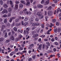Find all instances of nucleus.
Segmentation results:
<instances>
[{
  "mask_svg": "<svg viewBox=\"0 0 61 61\" xmlns=\"http://www.w3.org/2000/svg\"><path fill=\"white\" fill-rule=\"evenodd\" d=\"M30 29V28H26V30H25L23 32L24 34V35H25V34L28 35V34H29V31Z\"/></svg>",
  "mask_w": 61,
  "mask_h": 61,
  "instance_id": "1",
  "label": "nucleus"
},
{
  "mask_svg": "<svg viewBox=\"0 0 61 61\" xmlns=\"http://www.w3.org/2000/svg\"><path fill=\"white\" fill-rule=\"evenodd\" d=\"M29 21L30 24H32L33 23V22L34 21V19L32 18H30V19Z\"/></svg>",
  "mask_w": 61,
  "mask_h": 61,
  "instance_id": "2",
  "label": "nucleus"
},
{
  "mask_svg": "<svg viewBox=\"0 0 61 61\" xmlns=\"http://www.w3.org/2000/svg\"><path fill=\"white\" fill-rule=\"evenodd\" d=\"M23 11L24 12V13L25 14H27V15H28V11H27V9H25L23 10Z\"/></svg>",
  "mask_w": 61,
  "mask_h": 61,
  "instance_id": "3",
  "label": "nucleus"
},
{
  "mask_svg": "<svg viewBox=\"0 0 61 61\" xmlns=\"http://www.w3.org/2000/svg\"><path fill=\"white\" fill-rule=\"evenodd\" d=\"M41 13V11L38 12L37 13V15H38V16L40 17V16H41V15H42Z\"/></svg>",
  "mask_w": 61,
  "mask_h": 61,
  "instance_id": "4",
  "label": "nucleus"
},
{
  "mask_svg": "<svg viewBox=\"0 0 61 61\" xmlns=\"http://www.w3.org/2000/svg\"><path fill=\"white\" fill-rule=\"evenodd\" d=\"M48 14L49 16H51L53 14V12L52 11H48Z\"/></svg>",
  "mask_w": 61,
  "mask_h": 61,
  "instance_id": "5",
  "label": "nucleus"
},
{
  "mask_svg": "<svg viewBox=\"0 0 61 61\" xmlns=\"http://www.w3.org/2000/svg\"><path fill=\"white\" fill-rule=\"evenodd\" d=\"M43 6L40 4H38L37 5V7H38V8H43Z\"/></svg>",
  "mask_w": 61,
  "mask_h": 61,
  "instance_id": "6",
  "label": "nucleus"
},
{
  "mask_svg": "<svg viewBox=\"0 0 61 61\" xmlns=\"http://www.w3.org/2000/svg\"><path fill=\"white\" fill-rule=\"evenodd\" d=\"M5 27V25H2V26L1 28V31H3V30H4V29Z\"/></svg>",
  "mask_w": 61,
  "mask_h": 61,
  "instance_id": "7",
  "label": "nucleus"
},
{
  "mask_svg": "<svg viewBox=\"0 0 61 61\" xmlns=\"http://www.w3.org/2000/svg\"><path fill=\"white\" fill-rule=\"evenodd\" d=\"M13 2L11 0L10 1V4L11 5V7L13 8L14 7V5L13 4Z\"/></svg>",
  "mask_w": 61,
  "mask_h": 61,
  "instance_id": "8",
  "label": "nucleus"
},
{
  "mask_svg": "<svg viewBox=\"0 0 61 61\" xmlns=\"http://www.w3.org/2000/svg\"><path fill=\"white\" fill-rule=\"evenodd\" d=\"M8 11L9 13H11L12 10V8L11 7H9L8 9Z\"/></svg>",
  "mask_w": 61,
  "mask_h": 61,
  "instance_id": "9",
  "label": "nucleus"
},
{
  "mask_svg": "<svg viewBox=\"0 0 61 61\" xmlns=\"http://www.w3.org/2000/svg\"><path fill=\"white\" fill-rule=\"evenodd\" d=\"M14 10H17L18 9V5L16 4L15 5V6L14 8Z\"/></svg>",
  "mask_w": 61,
  "mask_h": 61,
  "instance_id": "10",
  "label": "nucleus"
},
{
  "mask_svg": "<svg viewBox=\"0 0 61 61\" xmlns=\"http://www.w3.org/2000/svg\"><path fill=\"white\" fill-rule=\"evenodd\" d=\"M23 5L21 3L19 5V7L20 8H22L23 7Z\"/></svg>",
  "mask_w": 61,
  "mask_h": 61,
  "instance_id": "11",
  "label": "nucleus"
},
{
  "mask_svg": "<svg viewBox=\"0 0 61 61\" xmlns=\"http://www.w3.org/2000/svg\"><path fill=\"white\" fill-rule=\"evenodd\" d=\"M39 36V35L37 34H35L33 35V37H34V38H35V37H37V36Z\"/></svg>",
  "mask_w": 61,
  "mask_h": 61,
  "instance_id": "12",
  "label": "nucleus"
},
{
  "mask_svg": "<svg viewBox=\"0 0 61 61\" xmlns=\"http://www.w3.org/2000/svg\"><path fill=\"white\" fill-rule=\"evenodd\" d=\"M10 40H12V41H13V40H15V38H14V36H11L10 37Z\"/></svg>",
  "mask_w": 61,
  "mask_h": 61,
  "instance_id": "13",
  "label": "nucleus"
},
{
  "mask_svg": "<svg viewBox=\"0 0 61 61\" xmlns=\"http://www.w3.org/2000/svg\"><path fill=\"white\" fill-rule=\"evenodd\" d=\"M42 44H40L38 48L39 50H41V48H42Z\"/></svg>",
  "mask_w": 61,
  "mask_h": 61,
  "instance_id": "14",
  "label": "nucleus"
},
{
  "mask_svg": "<svg viewBox=\"0 0 61 61\" xmlns=\"http://www.w3.org/2000/svg\"><path fill=\"white\" fill-rule=\"evenodd\" d=\"M30 2H27L26 5L27 6H29L30 5Z\"/></svg>",
  "mask_w": 61,
  "mask_h": 61,
  "instance_id": "15",
  "label": "nucleus"
},
{
  "mask_svg": "<svg viewBox=\"0 0 61 61\" xmlns=\"http://www.w3.org/2000/svg\"><path fill=\"white\" fill-rule=\"evenodd\" d=\"M3 6L5 7V8H6L7 7V4H6L5 3L3 5Z\"/></svg>",
  "mask_w": 61,
  "mask_h": 61,
  "instance_id": "16",
  "label": "nucleus"
},
{
  "mask_svg": "<svg viewBox=\"0 0 61 61\" xmlns=\"http://www.w3.org/2000/svg\"><path fill=\"white\" fill-rule=\"evenodd\" d=\"M39 20V18H38V17H36L35 19V20L36 22H38V21Z\"/></svg>",
  "mask_w": 61,
  "mask_h": 61,
  "instance_id": "17",
  "label": "nucleus"
},
{
  "mask_svg": "<svg viewBox=\"0 0 61 61\" xmlns=\"http://www.w3.org/2000/svg\"><path fill=\"white\" fill-rule=\"evenodd\" d=\"M4 22L5 24H7V19H5L4 20Z\"/></svg>",
  "mask_w": 61,
  "mask_h": 61,
  "instance_id": "18",
  "label": "nucleus"
},
{
  "mask_svg": "<svg viewBox=\"0 0 61 61\" xmlns=\"http://www.w3.org/2000/svg\"><path fill=\"white\" fill-rule=\"evenodd\" d=\"M3 0H0V4L1 5H3Z\"/></svg>",
  "mask_w": 61,
  "mask_h": 61,
  "instance_id": "19",
  "label": "nucleus"
},
{
  "mask_svg": "<svg viewBox=\"0 0 61 61\" xmlns=\"http://www.w3.org/2000/svg\"><path fill=\"white\" fill-rule=\"evenodd\" d=\"M36 55H34L32 56V58L33 59H35L36 58Z\"/></svg>",
  "mask_w": 61,
  "mask_h": 61,
  "instance_id": "20",
  "label": "nucleus"
},
{
  "mask_svg": "<svg viewBox=\"0 0 61 61\" xmlns=\"http://www.w3.org/2000/svg\"><path fill=\"white\" fill-rule=\"evenodd\" d=\"M19 21V19L18 18L17 19L15 20V22H16V23L18 22Z\"/></svg>",
  "mask_w": 61,
  "mask_h": 61,
  "instance_id": "21",
  "label": "nucleus"
},
{
  "mask_svg": "<svg viewBox=\"0 0 61 61\" xmlns=\"http://www.w3.org/2000/svg\"><path fill=\"white\" fill-rule=\"evenodd\" d=\"M49 2V1H46L45 2V5H47V4H48Z\"/></svg>",
  "mask_w": 61,
  "mask_h": 61,
  "instance_id": "22",
  "label": "nucleus"
},
{
  "mask_svg": "<svg viewBox=\"0 0 61 61\" xmlns=\"http://www.w3.org/2000/svg\"><path fill=\"white\" fill-rule=\"evenodd\" d=\"M52 8V7L51 6H50L49 7H48L47 9V10H50Z\"/></svg>",
  "mask_w": 61,
  "mask_h": 61,
  "instance_id": "23",
  "label": "nucleus"
},
{
  "mask_svg": "<svg viewBox=\"0 0 61 61\" xmlns=\"http://www.w3.org/2000/svg\"><path fill=\"white\" fill-rule=\"evenodd\" d=\"M20 2L21 3L23 4H25V2L24 0H21V1H20Z\"/></svg>",
  "mask_w": 61,
  "mask_h": 61,
  "instance_id": "24",
  "label": "nucleus"
},
{
  "mask_svg": "<svg viewBox=\"0 0 61 61\" xmlns=\"http://www.w3.org/2000/svg\"><path fill=\"white\" fill-rule=\"evenodd\" d=\"M4 13H6V14H7L8 13V11L6 10L5 9L4 10Z\"/></svg>",
  "mask_w": 61,
  "mask_h": 61,
  "instance_id": "25",
  "label": "nucleus"
},
{
  "mask_svg": "<svg viewBox=\"0 0 61 61\" xmlns=\"http://www.w3.org/2000/svg\"><path fill=\"white\" fill-rule=\"evenodd\" d=\"M46 45H47L49 46H50V43L48 42H47L46 43Z\"/></svg>",
  "mask_w": 61,
  "mask_h": 61,
  "instance_id": "26",
  "label": "nucleus"
},
{
  "mask_svg": "<svg viewBox=\"0 0 61 61\" xmlns=\"http://www.w3.org/2000/svg\"><path fill=\"white\" fill-rule=\"evenodd\" d=\"M28 49L29 50H32V49L33 48L32 47H31V46H30L28 48Z\"/></svg>",
  "mask_w": 61,
  "mask_h": 61,
  "instance_id": "27",
  "label": "nucleus"
},
{
  "mask_svg": "<svg viewBox=\"0 0 61 61\" xmlns=\"http://www.w3.org/2000/svg\"><path fill=\"white\" fill-rule=\"evenodd\" d=\"M19 49L18 48H16L15 50V52H18Z\"/></svg>",
  "mask_w": 61,
  "mask_h": 61,
  "instance_id": "28",
  "label": "nucleus"
},
{
  "mask_svg": "<svg viewBox=\"0 0 61 61\" xmlns=\"http://www.w3.org/2000/svg\"><path fill=\"white\" fill-rule=\"evenodd\" d=\"M54 32L55 33H57V29H55L54 30Z\"/></svg>",
  "mask_w": 61,
  "mask_h": 61,
  "instance_id": "29",
  "label": "nucleus"
},
{
  "mask_svg": "<svg viewBox=\"0 0 61 61\" xmlns=\"http://www.w3.org/2000/svg\"><path fill=\"white\" fill-rule=\"evenodd\" d=\"M4 40V38H0V42H2Z\"/></svg>",
  "mask_w": 61,
  "mask_h": 61,
  "instance_id": "30",
  "label": "nucleus"
},
{
  "mask_svg": "<svg viewBox=\"0 0 61 61\" xmlns=\"http://www.w3.org/2000/svg\"><path fill=\"white\" fill-rule=\"evenodd\" d=\"M60 24L59 22H56V25H59Z\"/></svg>",
  "mask_w": 61,
  "mask_h": 61,
  "instance_id": "31",
  "label": "nucleus"
},
{
  "mask_svg": "<svg viewBox=\"0 0 61 61\" xmlns=\"http://www.w3.org/2000/svg\"><path fill=\"white\" fill-rule=\"evenodd\" d=\"M56 19H54L53 20H52V21L53 23H55V22H56Z\"/></svg>",
  "mask_w": 61,
  "mask_h": 61,
  "instance_id": "32",
  "label": "nucleus"
},
{
  "mask_svg": "<svg viewBox=\"0 0 61 61\" xmlns=\"http://www.w3.org/2000/svg\"><path fill=\"white\" fill-rule=\"evenodd\" d=\"M41 37H42V38H44L45 37V35H44L43 36V35H42L41 36H40Z\"/></svg>",
  "mask_w": 61,
  "mask_h": 61,
  "instance_id": "33",
  "label": "nucleus"
},
{
  "mask_svg": "<svg viewBox=\"0 0 61 61\" xmlns=\"http://www.w3.org/2000/svg\"><path fill=\"white\" fill-rule=\"evenodd\" d=\"M7 25L8 27H9V26H10V25H11V24L9 23H8L7 24Z\"/></svg>",
  "mask_w": 61,
  "mask_h": 61,
  "instance_id": "34",
  "label": "nucleus"
},
{
  "mask_svg": "<svg viewBox=\"0 0 61 61\" xmlns=\"http://www.w3.org/2000/svg\"><path fill=\"white\" fill-rule=\"evenodd\" d=\"M28 24V22H25V23L24 24V25L25 26H26V25H27V24Z\"/></svg>",
  "mask_w": 61,
  "mask_h": 61,
  "instance_id": "35",
  "label": "nucleus"
},
{
  "mask_svg": "<svg viewBox=\"0 0 61 61\" xmlns=\"http://www.w3.org/2000/svg\"><path fill=\"white\" fill-rule=\"evenodd\" d=\"M13 29L14 31H17V29L15 27H14L13 28Z\"/></svg>",
  "mask_w": 61,
  "mask_h": 61,
  "instance_id": "36",
  "label": "nucleus"
},
{
  "mask_svg": "<svg viewBox=\"0 0 61 61\" xmlns=\"http://www.w3.org/2000/svg\"><path fill=\"white\" fill-rule=\"evenodd\" d=\"M32 61V58L31 57L30 58L28 59V61Z\"/></svg>",
  "mask_w": 61,
  "mask_h": 61,
  "instance_id": "37",
  "label": "nucleus"
},
{
  "mask_svg": "<svg viewBox=\"0 0 61 61\" xmlns=\"http://www.w3.org/2000/svg\"><path fill=\"white\" fill-rule=\"evenodd\" d=\"M35 26H37V25H39V23L38 22H37L35 23Z\"/></svg>",
  "mask_w": 61,
  "mask_h": 61,
  "instance_id": "38",
  "label": "nucleus"
},
{
  "mask_svg": "<svg viewBox=\"0 0 61 61\" xmlns=\"http://www.w3.org/2000/svg\"><path fill=\"white\" fill-rule=\"evenodd\" d=\"M54 44L55 45H56V46H57L58 45V43L57 42H55L54 43Z\"/></svg>",
  "mask_w": 61,
  "mask_h": 61,
  "instance_id": "39",
  "label": "nucleus"
},
{
  "mask_svg": "<svg viewBox=\"0 0 61 61\" xmlns=\"http://www.w3.org/2000/svg\"><path fill=\"white\" fill-rule=\"evenodd\" d=\"M10 42V40H7L5 41L6 43H9Z\"/></svg>",
  "mask_w": 61,
  "mask_h": 61,
  "instance_id": "40",
  "label": "nucleus"
},
{
  "mask_svg": "<svg viewBox=\"0 0 61 61\" xmlns=\"http://www.w3.org/2000/svg\"><path fill=\"white\" fill-rule=\"evenodd\" d=\"M14 55V53H13V51L11 52L10 54V56H12V55Z\"/></svg>",
  "mask_w": 61,
  "mask_h": 61,
  "instance_id": "41",
  "label": "nucleus"
},
{
  "mask_svg": "<svg viewBox=\"0 0 61 61\" xmlns=\"http://www.w3.org/2000/svg\"><path fill=\"white\" fill-rule=\"evenodd\" d=\"M43 17H44V16L43 15H41L40 16V19H42V18H43Z\"/></svg>",
  "mask_w": 61,
  "mask_h": 61,
  "instance_id": "42",
  "label": "nucleus"
},
{
  "mask_svg": "<svg viewBox=\"0 0 61 61\" xmlns=\"http://www.w3.org/2000/svg\"><path fill=\"white\" fill-rule=\"evenodd\" d=\"M28 18H27V17H26L25 18L24 20V21L25 22H26V21H27L28 20Z\"/></svg>",
  "mask_w": 61,
  "mask_h": 61,
  "instance_id": "43",
  "label": "nucleus"
},
{
  "mask_svg": "<svg viewBox=\"0 0 61 61\" xmlns=\"http://www.w3.org/2000/svg\"><path fill=\"white\" fill-rule=\"evenodd\" d=\"M59 0H53V1H54V2L55 3H56Z\"/></svg>",
  "mask_w": 61,
  "mask_h": 61,
  "instance_id": "44",
  "label": "nucleus"
},
{
  "mask_svg": "<svg viewBox=\"0 0 61 61\" xmlns=\"http://www.w3.org/2000/svg\"><path fill=\"white\" fill-rule=\"evenodd\" d=\"M12 21H13V19L12 18L10 19L9 20V21L10 23H11L12 22Z\"/></svg>",
  "mask_w": 61,
  "mask_h": 61,
  "instance_id": "45",
  "label": "nucleus"
},
{
  "mask_svg": "<svg viewBox=\"0 0 61 61\" xmlns=\"http://www.w3.org/2000/svg\"><path fill=\"white\" fill-rule=\"evenodd\" d=\"M19 49L20 50H23V48L21 47H20L19 48Z\"/></svg>",
  "mask_w": 61,
  "mask_h": 61,
  "instance_id": "46",
  "label": "nucleus"
},
{
  "mask_svg": "<svg viewBox=\"0 0 61 61\" xmlns=\"http://www.w3.org/2000/svg\"><path fill=\"white\" fill-rule=\"evenodd\" d=\"M23 11H20V15H22V14H23Z\"/></svg>",
  "mask_w": 61,
  "mask_h": 61,
  "instance_id": "47",
  "label": "nucleus"
},
{
  "mask_svg": "<svg viewBox=\"0 0 61 61\" xmlns=\"http://www.w3.org/2000/svg\"><path fill=\"white\" fill-rule=\"evenodd\" d=\"M34 40L35 41H36V40H38V38L37 37H36L34 39Z\"/></svg>",
  "mask_w": 61,
  "mask_h": 61,
  "instance_id": "48",
  "label": "nucleus"
},
{
  "mask_svg": "<svg viewBox=\"0 0 61 61\" xmlns=\"http://www.w3.org/2000/svg\"><path fill=\"white\" fill-rule=\"evenodd\" d=\"M32 51L29 50L28 51V53L29 54H30L32 53Z\"/></svg>",
  "mask_w": 61,
  "mask_h": 61,
  "instance_id": "49",
  "label": "nucleus"
},
{
  "mask_svg": "<svg viewBox=\"0 0 61 61\" xmlns=\"http://www.w3.org/2000/svg\"><path fill=\"white\" fill-rule=\"evenodd\" d=\"M41 27L42 28H44V25L43 24H42L41 25Z\"/></svg>",
  "mask_w": 61,
  "mask_h": 61,
  "instance_id": "50",
  "label": "nucleus"
},
{
  "mask_svg": "<svg viewBox=\"0 0 61 61\" xmlns=\"http://www.w3.org/2000/svg\"><path fill=\"white\" fill-rule=\"evenodd\" d=\"M45 47H46L45 45H42V48L43 49H44Z\"/></svg>",
  "mask_w": 61,
  "mask_h": 61,
  "instance_id": "51",
  "label": "nucleus"
},
{
  "mask_svg": "<svg viewBox=\"0 0 61 61\" xmlns=\"http://www.w3.org/2000/svg\"><path fill=\"white\" fill-rule=\"evenodd\" d=\"M15 32H14V31H12V33H11V34L12 35H14L15 34Z\"/></svg>",
  "mask_w": 61,
  "mask_h": 61,
  "instance_id": "52",
  "label": "nucleus"
},
{
  "mask_svg": "<svg viewBox=\"0 0 61 61\" xmlns=\"http://www.w3.org/2000/svg\"><path fill=\"white\" fill-rule=\"evenodd\" d=\"M20 25V24L19 23V24H16V25L17 26H19V25Z\"/></svg>",
  "mask_w": 61,
  "mask_h": 61,
  "instance_id": "53",
  "label": "nucleus"
},
{
  "mask_svg": "<svg viewBox=\"0 0 61 61\" xmlns=\"http://www.w3.org/2000/svg\"><path fill=\"white\" fill-rule=\"evenodd\" d=\"M45 3V1L43 0H42L41 2V4H44Z\"/></svg>",
  "mask_w": 61,
  "mask_h": 61,
  "instance_id": "54",
  "label": "nucleus"
},
{
  "mask_svg": "<svg viewBox=\"0 0 61 61\" xmlns=\"http://www.w3.org/2000/svg\"><path fill=\"white\" fill-rule=\"evenodd\" d=\"M44 40L45 41H48V39H44Z\"/></svg>",
  "mask_w": 61,
  "mask_h": 61,
  "instance_id": "55",
  "label": "nucleus"
},
{
  "mask_svg": "<svg viewBox=\"0 0 61 61\" xmlns=\"http://www.w3.org/2000/svg\"><path fill=\"white\" fill-rule=\"evenodd\" d=\"M6 16H7V15L5 14L3 16V17H6Z\"/></svg>",
  "mask_w": 61,
  "mask_h": 61,
  "instance_id": "56",
  "label": "nucleus"
},
{
  "mask_svg": "<svg viewBox=\"0 0 61 61\" xmlns=\"http://www.w3.org/2000/svg\"><path fill=\"white\" fill-rule=\"evenodd\" d=\"M21 46L22 47H24V46H25V45L24 44H21Z\"/></svg>",
  "mask_w": 61,
  "mask_h": 61,
  "instance_id": "57",
  "label": "nucleus"
},
{
  "mask_svg": "<svg viewBox=\"0 0 61 61\" xmlns=\"http://www.w3.org/2000/svg\"><path fill=\"white\" fill-rule=\"evenodd\" d=\"M34 46V44H30V46L32 47H33V46Z\"/></svg>",
  "mask_w": 61,
  "mask_h": 61,
  "instance_id": "58",
  "label": "nucleus"
},
{
  "mask_svg": "<svg viewBox=\"0 0 61 61\" xmlns=\"http://www.w3.org/2000/svg\"><path fill=\"white\" fill-rule=\"evenodd\" d=\"M15 2L16 4H18V3H19V1H15Z\"/></svg>",
  "mask_w": 61,
  "mask_h": 61,
  "instance_id": "59",
  "label": "nucleus"
},
{
  "mask_svg": "<svg viewBox=\"0 0 61 61\" xmlns=\"http://www.w3.org/2000/svg\"><path fill=\"white\" fill-rule=\"evenodd\" d=\"M21 23L22 24V25H24V21H22L21 22Z\"/></svg>",
  "mask_w": 61,
  "mask_h": 61,
  "instance_id": "60",
  "label": "nucleus"
},
{
  "mask_svg": "<svg viewBox=\"0 0 61 61\" xmlns=\"http://www.w3.org/2000/svg\"><path fill=\"white\" fill-rule=\"evenodd\" d=\"M51 41L52 42H54L55 41V40H54V39L53 38H52L51 40Z\"/></svg>",
  "mask_w": 61,
  "mask_h": 61,
  "instance_id": "61",
  "label": "nucleus"
},
{
  "mask_svg": "<svg viewBox=\"0 0 61 61\" xmlns=\"http://www.w3.org/2000/svg\"><path fill=\"white\" fill-rule=\"evenodd\" d=\"M38 42H41V38H39L38 40Z\"/></svg>",
  "mask_w": 61,
  "mask_h": 61,
  "instance_id": "62",
  "label": "nucleus"
},
{
  "mask_svg": "<svg viewBox=\"0 0 61 61\" xmlns=\"http://www.w3.org/2000/svg\"><path fill=\"white\" fill-rule=\"evenodd\" d=\"M15 25V23H12L11 25V26L12 27H13V26H14V25Z\"/></svg>",
  "mask_w": 61,
  "mask_h": 61,
  "instance_id": "63",
  "label": "nucleus"
},
{
  "mask_svg": "<svg viewBox=\"0 0 61 61\" xmlns=\"http://www.w3.org/2000/svg\"><path fill=\"white\" fill-rule=\"evenodd\" d=\"M5 37H7V33H6L5 35Z\"/></svg>",
  "mask_w": 61,
  "mask_h": 61,
  "instance_id": "64",
  "label": "nucleus"
}]
</instances>
